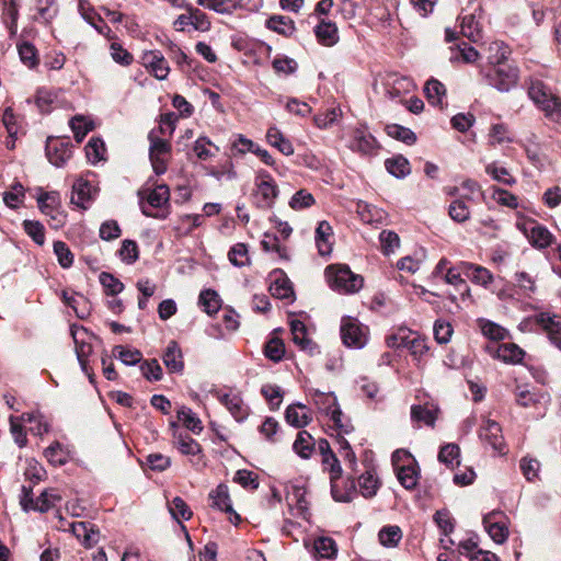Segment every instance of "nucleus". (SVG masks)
<instances>
[{
    "label": "nucleus",
    "mask_w": 561,
    "mask_h": 561,
    "mask_svg": "<svg viewBox=\"0 0 561 561\" xmlns=\"http://www.w3.org/2000/svg\"><path fill=\"white\" fill-rule=\"evenodd\" d=\"M325 276L330 287L342 294H353L363 287L364 279L351 271L347 265L335 264L325 268Z\"/></svg>",
    "instance_id": "nucleus-1"
},
{
    "label": "nucleus",
    "mask_w": 561,
    "mask_h": 561,
    "mask_svg": "<svg viewBox=\"0 0 561 561\" xmlns=\"http://www.w3.org/2000/svg\"><path fill=\"white\" fill-rule=\"evenodd\" d=\"M529 98L550 119H561V100L540 80H533L528 88Z\"/></svg>",
    "instance_id": "nucleus-2"
},
{
    "label": "nucleus",
    "mask_w": 561,
    "mask_h": 561,
    "mask_svg": "<svg viewBox=\"0 0 561 561\" xmlns=\"http://www.w3.org/2000/svg\"><path fill=\"white\" fill-rule=\"evenodd\" d=\"M480 75L488 85L500 92H508L518 79V70L507 62L481 67Z\"/></svg>",
    "instance_id": "nucleus-3"
},
{
    "label": "nucleus",
    "mask_w": 561,
    "mask_h": 561,
    "mask_svg": "<svg viewBox=\"0 0 561 561\" xmlns=\"http://www.w3.org/2000/svg\"><path fill=\"white\" fill-rule=\"evenodd\" d=\"M279 190L272 175L265 171H259L255 179V204L259 208L268 209L275 204Z\"/></svg>",
    "instance_id": "nucleus-4"
},
{
    "label": "nucleus",
    "mask_w": 561,
    "mask_h": 561,
    "mask_svg": "<svg viewBox=\"0 0 561 561\" xmlns=\"http://www.w3.org/2000/svg\"><path fill=\"white\" fill-rule=\"evenodd\" d=\"M149 159L152 169L157 175H161L167 171V156L171 152V145L168 140L160 138L156 129L148 135Z\"/></svg>",
    "instance_id": "nucleus-5"
},
{
    "label": "nucleus",
    "mask_w": 561,
    "mask_h": 561,
    "mask_svg": "<svg viewBox=\"0 0 561 561\" xmlns=\"http://www.w3.org/2000/svg\"><path fill=\"white\" fill-rule=\"evenodd\" d=\"M534 322L542 330L551 344L561 351V316L551 314L549 312H540L525 324Z\"/></svg>",
    "instance_id": "nucleus-6"
},
{
    "label": "nucleus",
    "mask_w": 561,
    "mask_h": 561,
    "mask_svg": "<svg viewBox=\"0 0 561 561\" xmlns=\"http://www.w3.org/2000/svg\"><path fill=\"white\" fill-rule=\"evenodd\" d=\"M46 156L55 167H62L71 157V144L69 138L48 137L46 141Z\"/></svg>",
    "instance_id": "nucleus-7"
},
{
    "label": "nucleus",
    "mask_w": 561,
    "mask_h": 561,
    "mask_svg": "<svg viewBox=\"0 0 561 561\" xmlns=\"http://www.w3.org/2000/svg\"><path fill=\"white\" fill-rule=\"evenodd\" d=\"M505 519L506 516L501 511H492L483 517L484 529L496 543L505 542L508 537Z\"/></svg>",
    "instance_id": "nucleus-8"
},
{
    "label": "nucleus",
    "mask_w": 561,
    "mask_h": 561,
    "mask_svg": "<svg viewBox=\"0 0 561 561\" xmlns=\"http://www.w3.org/2000/svg\"><path fill=\"white\" fill-rule=\"evenodd\" d=\"M341 337L344 345L354 348H362L367 340L358 321L351 317L342 319Z\"/></svg>",
    "instance_id": "nucleus-9"
},
{
    "label": "nucleus",
    "mask_w": 561,
    "mask_h": 561,
    "mask_svg": "<svg viewBox=\"0 0 561 561\" xmlns=\"http://www.w3.org/2000/svg\"><path fill=\"white\" fill-rule=\"evenodd\" d=\"M70 332L75 342V351L81 369L89 376L90 381H92V376L88 371V357L92 353V345L85 342L88 330L83 327L73 324L70 328Z\"/></svg>",
    "instance_id": "nucleus-10"
},
{
    "label": "nucleus",
    "mask_w": 561,
    "mask_h": 561,
    "mask_svg": "<svg viewBox=\"0 0 561 561\" xmlns=\"http://www.w3.org/2000/svg\"><path fill=\"white\" fill-rule=\"evenodd\" d=\"M479 437L493 450L505 454V443L501 425L492 420H484L479 430Z\"/></svg>",
    "instance_id": "nucleus-11"
},
{
    "label": "nucleus",
    "mask_w": 561,
    "mask_h": 561,
    "mask_svg": "<svg viewBox=\"0 0 561 561\" xmlns=\"http://www.w3.org/2000/svg\"><path fill=\"white\" fill-rule=\"evenodd\" d=\"M211 507L217 508L230 515L231 523L237 525L240 522V516L234 512L229 496V490L226 484H219L215 490L209 493Z\"/></svg>",
    "instance_id": "nucleus-12"
},
{
    "label": "nucleus",
    "mask_w": 561,
    "mask_h": 561,
    "mask_svg": "<svg viewBox=\"0 0 561 561\" xmlns=\"http://www.w3.org/2000/svg\"><path fill=\"white\" fill-rule=\"evenodd\" d=\"M524 233L529 243L537 249H545L553 241V236L548 228L537 221L526 222L524 225Z\"/></svg>",
    "instance_id": "nucleus-13"
},
{
    "label": "nucleus",
    "mask_w": 561,
    "mask_h": 561,
    "mask_svg": "<svg viewBox=\"0 0 561 561\" xmlns=\"http://www.w3.org/2000/svg\"><path fill=\"white\" fill-rule=\"evenodd\" d=\"M313 401L318 409L330 416L332 422H337L343 412L341 411L336 397L333 393H325L316 391L313 394Z\"/></svg>",
    "instance_id": "nucleus-14"
},
{
    "label": "nucleus",
    "mask_w": 561,
    "mask_h": 561,
    "mask_svg": "<svg viewBox=\"0 0 561 561\" xmlns=\"http://www.w3.org/2000/svg\"><path fill=\"white\" fill-rule=\"evenodd\" d=\"M341 478H331V494L334 501L348 503L354 500L357 494L354 479H347L340 482Z\"/></svg>",
    "instance_id": "nucleus-15"
},
{
    "label": "nucleus",
    "mask_w": 561,
    "mask_h": 561,
    "mask_svg": "<svg viewBox=\"0 0 561 561\" xmlns=\"http://www.w3.org/2000/svg\"><path fill=\"white\" fill-rule=\"evenodd\" d=\"M285 419L289 425L296 428H302L311 422L312 416L305 404L293 403L286 408Z\"/></svg>",
    "instance_id": "nucleus-16"
},
{
    "label": "nucleus",
    "mask_w": 561,
    "mask_h": 561,
    "mask_svg": "<svg viewBox=\"0 0 561 561\" xmlns=\"http://www.w3.org/2000/svg\"><path fill=\"white\" fill-rule=\"evenodd\" d=\"M307 489L304 485H293L287 493V502L290 507L295 506L297 515L305 519L309 516V502L306 499Z\"/></svg>",
    "instance_id": "nucleus-17"
},
{
    "label": "nucleus",
    "mask_w": 561,
    "mask_h": 561,
    "mask_svg": "<svg viewBox=\"0 0 561 561\" xmlns=\"http://www.w3.org/2000/svg\"><path fill=\"white\" fill-rule=\"evenodd\" d=\"M219 401L227 408L237 422H242L248 417L249 409L239 394L225 393L219 397Z\"/></svg>",
    "instance_id": "nucleus-18"
},
{
    "label": "nucleus",
    "mask_w": 561,
    "mask_h": 561,
    "mask_svg": "<svg viewBox=\"0 0 561 561\" xmlns=\"http://www.w3.org/2000/svg\"><path fill=\"white\" fill-rule=\"evenodd\" d=\"M144 64L151 70L158 80H164L170 68L168 61L159 50H151L144 55Z\"/></svg>",
    "instance_id": "nucleus-19"
},
{
    "label": "nucleus",
    "mask_w": 561,
    "mask_h": 561,
    "mask_svg": "<svg viewBox=\"0 0 561 561\" xmlns=\"http://www.w3.org/2000/svg\"><path fill=\"white\" fill-rule=\"evenodd\" d=\"M163 364L170 373H182L184 369L183 354L176 341H170L162 356Z\"/></svg>",
    "instance_id": "nucleus-20"
},
{
    "label": "nucleus",
    "mask_w": 561,
    "mask_h": 561,
    "mask_svg": "<svg viewBox=\"0 0 561 561\" xmlns=\"http://www.w3.org/2000/svg\"><path fill=\"white\" fill-rule=\"evenodd\" d=\"M92 190L93 187L89 181L83 179L77 180L72 185L71 204L87 209L93 198Z\"/></svg>",
    "instance_id": "nucleus-21"
},
{
    "label": "nucleus",
    "mask_w": 561,
    "mask_h": 561,
    "mask_svg": "<svg viewBox=\"0 0 561 561\" xmlns=\"http://www.w3.org/2000/svg\"><path fill=\"white\" fill-rule=\"evenodd\" d=\"M351 149L362 154H375L378 150V145L373 135L364 130H356L351 144Z\"/></svg>",
    "instance_id": "nucleus-22"
},
{
    "label": "nucleus",
    "mask_w": 561,
    "mask_h": 561,
    "mask_svg": "<svg viewBox=\"0 0 561 561\" xmlns=\"http://www.w3.org/2000/svg\"><path fill=\"white\" fill-rule=\"evenodd\" d=\"M314 34L318 42L323 46L331 47L339 42L337 26L331 21L321 20L314 27Z\"/></svg>",
    "instance_id": "nucleus-23"
},
{
    "label": "nucleus",
    "mask_w": 561,
    "mask_h": 561,
    "mask_svg": "<svg viewBox=\"0 0 561 561\" xmlns=\"http://www.w3.org/2000/svg\"><path fill=\"white\" fill-rule=\"evenodd\" d=\"M274 279L270 285L271 294L279 299H291L294 297V289L290 280L283 275L282 271H274Z\"/></svg>",
    "instance_id": "nucleus-24"
},
{
    "label": "nucleus",
    "mask_w": 561,
    "mask_h": 561,
    "mask_svg": "<svg viewBox=\"0 0 561 561\" xmlns=\"http://www.w3.org/2000/svg\"><path fill=\"white\" fill-rule=\"evenodd\" d=\"M71 533L82 541L87 547H91L99 541V531L88 522H76L70 524Z\"/></svg>",
    "instance_id": "nucleus-25"
},
{
    "label": "nucleus",
    "mask_w": 561,
    "mask_h": 561,
    "mask_svg": "<svg viewBox=\"0 0 561 561\" xmlns=\"http://www.w3.org/2000/svg\"><path fill=\"white\" fill-rule=\"evenodd\" d=\"M290 332L293 342L300 347V350L312 353L316 345L312 340L308 337L307 328L302 321L293 319L290 321Z\"/></svg>",
    "instance_id": "nucleus-26"
},
{
    "label": "nucleus",
    "mask_w": 561,
    "mask_h": 561,
    "mask_svg": "<svg viewBox=\"0 0 561 561\" xmlns=\"http://www.w3.org/2000/svg\"><path fill=\"white\" fill-rule=\"evenodd\" d=\"M333 234L331 225L323 220L320 221L316 229V243L320 255L330 254L332 251V243L330 241Z\"/></svg>",
    "instance_id": "nucleus-27"
},
{
    "label": "nucleus",
    "mask_w": 561,
    "mask_h": 561,
    "mask_svg": "<svg viewBox=\"0 0 561 561\" xmlns=\"http://www.w3.org/2000/svg\"><path fill=\"white\" fill-rule=\"evenodd\" d=\"M60 502L61 495L56 489H46L35 500L34 508L32 511L46 513L56 507Z\"/></svg>",
    "instance_id": "nucleus-28"
},
{
    "label": "nucleus",
    "mask_w": 561,
    "mask_h": 561,
    "mask_svg": "<svg viewBox=\"0 0 561 561\" xmlns=\"http://www.w3.org/2000/svg\"><path fill=\"white\" fill-rule=\"evenodd\" d=\"M1 122L7 129L8 136L10 140L7 141V148L13 149L15 146V140L18 138V133L20 130V125L18 123V117L15 116L12 107H5L3 110Z\"/></svg>",
    "instance_id": "nucleus-29"
},
{
    "label": "nucleus",
    "mask_w": 561,
    "mask_h": 561,
    "mask_svg": "<svg viewBox=\"0 0 561 561\" xmlns=\"http://www.w3.org/2000/svg\"><path fill=\"white\" fill-rule=\"evenodd\" d=\"M35 21L44 24L50 23L58 14L56 0H35Z\"/></svg>",
    "instance_id": "nucleus-30"
},
{
    "label": "nucleus",
    "mask_w": 561,
    "mask_h": 561,
    "mask_svg": "<svg viewBox=\"0 0 561 561\" xmlns=\"http://www.w3.org/2000/svg\"><path fill=\"white\" fill-rule=\"evenodd\" d=\"M243 0H197L199 5L221 14H232L242 7Z\"/></svg>",
    "instance_id": "nucleus-31"
},
{
    "label": "nucleus",
    "mask_w": 561,
    "mask_h": 561,
    "mask_svg": "<svg viewBox=\"0 0 561 561\" xmlns=\"http://www.w3.org/2000/svg\"><path fill=\"white\" fill-rule=\"evenodd\" d=\"M267 142L278 149L283 154L290 156L294 153L293 144L276 127H270L266 133Z\"/></svg>",
    "instance_id": "nucleus-32"
},
{
    "label": "nucleus",
    "mask_w": 561,
    "mask_h": 561,
    "mask_svg": "<svg viewBox=\"0 0 561 561\" xmlns=\"http://www.w3.org/2000/svg\"><path fill=\"white\" fill-rule=\"evenodd\" d=\"M525 352L514 343H505L497 347L496 357L504 363L518 364L523 360Z\"/></svg>",
    "instance_id": "nucleus-33"
},
{
    "label": "nucleus",
    "mask_w": 561,
    "mask_h": 561,
    "mask_svg": "<svg viewBox=\"0 0 561 561\" xmlns=\"http://www.w3.org/2000/svg\"><path fill=\"white\" fill-rule=\"evenodd\" d=\"M387 171L397 179H403L411 173L410 162L403 156H396L385 161Z\"/></svg>",
    "instance_id": "nucleus-34"
},
{
    "label": "nucleus",
    "mask_w": 561,
    "mask_h": 561,
    "mask_svg": "<svg viewBox=\"0 0 561 561\" xmlns=\"http://www.w3.org/2000/svg\"><path fill=\"white\" fill-rule=\"evenodd\" d=\"M313 553L318 558L333 559L337 553L336 542L330 537H318L313 541Z\"/></svg>",
    "instance_id": "nucleus-35"
},
{
    "label": "nucleus",
    "mask_w": 561,
    "mask_h": 561,
    "mask_svg": "<svg viewBox=\"0 0 561 561\" xmlns=\"http://www.w3.org/2000/svg\"><path fill=\"white\" fill-rule=\"evenodd\" d=\"M463 266L466 276L470 277L473 283L484 287L492 283L493 276L488 268L471 263H466Z\"/></svg>",
    "instance_id": "nucleus-36"
},
{
    "label": "nucleus",
    "mask_w": 561,
    "mask_h": 561,
    "mask_svg": "<svg viewBox=\"0 0 561 561\" xmlns=\"http://www.w3.org/2000/svg\"><path fill=\"white\" fill-rule=\"evenodd\" d=\"M424 92L431 104L443 106L444 99L446 98V88L440 81L430 79L425 83Z\"/></svg>",
    "instance_id": "nucleus-37"
},
{
    "label": "nucleus",
    "mask_w": 561,
    "mask_h": 561,
    "mask_svg": "<svg viewBox=\"0 0 561 561\" xmlns=\"http://www.w3.org/2000/svg\"><path fill=\"white\" fill-rule=\"evenodd\" d=\"M266 27L284 36H290L295 32L294 21L283 15H272L268 18L266 20Z\"/></svg>",
    "instance_id": "nucleus-38"
},
{
    "label": "nucleus",
    "mask_w": 561,
    "mask_h": 561,
    "mask_svg": "<svg viewBox=\"0 0 561 561\" xmlns=\"http://www.w3.org/2000/svg\"><path fill=\"white\" fill-rule=\"evenodd\" d=\"M21 422L31 424L30 432L42 436L49 431V425L39 412L23 413L20 416Z\"/></svg>",
    "instance_id": "nucleus-39"
},
{
    "label": "nucleus",
    "mask_w": 561,
    "mask_h": 561,
    "mask_svg": "<svg viewBox=\"0 0 561 561\" xmlns=\"http://www.w3.org/2000/svg\"><path fill=\"white\" fill-rule=\"evenodd\" d=\"M178 419L187 430L194 434H199L203 431V425L199 417L192 411V409L185 405H181L178 409Z\"/></svg>",
    "instance_id": "nucleus-40"
},
{
    "label": "nucleus",
    "mask_w": 561,
    "mask_h": 561,
    "mask_svg": "<svg viewBox=\"0 0 561 561\" xmlns=\"http://www.w3.org/2000/svg\"><path fill=\"white\" fill-rule=\"evenodd\" d=\"M450 62L462 61L466 64H471L474 62L479 57L478 50L466 43L458 45L456 48H450Z\"/></svg>",
    "instance_id": "nucleus-41"
},
{
    "label": "nucleus",
    "mask_w": 561,
    "mask_h": 561,
    "mask_svg": "<svg viewBox=\"0 0 561 561\" xmlns=\"http://www.w3.org/2000/svg\"><path fill=\"white\" fill-rule=\"evenodd\" d=\"M359 492L364 497H373L377 494L380 482L373 471H366L358 479Z\"/></svg>",
    "instance_id": "nucleus-42"
},
{
    "label": "nucleus",
    "mask_w": 561,
    "mask_h": 561,
    "mask_svg": "<svg viewBox=\"0 0 561 561\" xmlns=\"http://www.w3.org/2000/svg\"><path fill=\"white\" fill-rule=\"evenodd\" d=\"M488 65L494 66L500 64H506L511 50L507 45L503 42H493L489 45Z\"/></svg>",
    "instance_id": "nucleus-43"
},
{
    "label": "nucleus",
    "mask_w": 561,
    "mask_h": 561,
    "mask_svg": "<svg viewBox=\"0 0 561 561\" xmlns=\"http://www.w3.org/2000/svg\"><path fill=\"white\" fill-rule=\"evenodd\" d=\"M37 204L43 214L50 215L55 209L60 207V195L56 191L43 192L37 197Z\"/></svg>",
    "instance_id": "nucleus-44"
},
{
    "label": "nucleus",
    "mask_w": 561,
    "mask_h": 561,
    "mask_svg": "<svg viewBox=\"0 0 561 561\" xmlns=\"http://www.w3.org/2000/svg\"><path fill=\"white\" fill-rule=\"evenodd\" d=\"M397 478L407 490H412L419 481V471L414 465L401 466L397 469Z\"/></svg>",
    "instance_id": "nucleus-45"
},
{
    "label": "nucleus",
    "mask_w": 561,
    "mask_h": 561,
    "mask_svg": "<svg viewBox=\"0 0 561 561\" xmlns=\"http://www.w3.org/2000/svg\"><path fill=\"white\" fill-rule=\"evenodd\" d=\"M461 33L472 42L481 39V28L473 13L461 18Z\"/></svg>",
    "instance_id": "nucleus-46"
},
{
    "label": "nucleus",
    "mask_w": 561,
    "mask_h": 561,
    "mask_svg": "<svg viewBox=\"0 0 561 561\" xmlns=\"http://www.w3.org/2000/svg\"><path fill=\"white\" fill-rule=\"evenodd\" d=\"M314 447L312 436L307 431H300L293 448L301 458H309Z\"/></svg>",
    "instance_id": "nucleus-47"
},
{
    "label": "nucleus",
    "mask_w": 561,
    "mask_h": 561,
    "mask_svg": "<svg viewBox=\"0 0 561 561\" xmlns=\"http://www.w3.org/2000/svg\"><path fill=\"white\" fill-rule=\"evenodd\" d=\"M386 131L387 135L390 136L391 138L400 140L409 146L413 145L416 141V135L414 131H412L408 127L398 124L387 125Z\"/></svg>",
    "instance_id": "nucleus-48"
},
{
    "label": "nucleus",
    "mask_w": 561,
    "mask_h": 561,
    "mask_svg": "<svg viewBox=\"0 0 561 561\" xmlns=\"http://www.w3.org/2000/svg\"><path fill=\"white\" fill-rule=\"evenodd\" d=\"M199 304L203 306L204 311L208 314H214L220 309V297L213 289L202 290L199 294Z\"/></svg>",
    "instance_id": "nucleus-49"
},
{
    "label": "nucleus",
    "mask_w": 561,
    "mask_h": 561,
    "mask_svg": "<svg viewBox=\"0 0 561 561\" xmlns=\"http://www.w3.org/2000/svg\"><path fill=\"white\" fill-rule=\"evenodd\" d=\"M113 355L127 366H134L140 363L142 358L140 351L136 348H126L122 345H116L113 348Z\"/></svg>",
    "instance_id": "nucleus-50"
},
{
    "label": "nucleus",
    "mask_w": 561,
    "mask_h": 561,
    "mask_svg": "<svg viewBox=\"0 0 561 561\" xmlns=\"http://www.w3.org/2000/svg\"><path fill=\"white\" fill-rule=\"evenodd\" d=\"M69 126L73 131L75 139L77 142H81L87 134L93 129V124L90 121H87L84 116L77 115L72 117L69 122Z\"/></svg>",
    "instance_id": "nucleus-51"
},
{
    "label": "nucleus",
    "mask_w": 561,
    "mask_h": 561,
    "mask_svg": "<svg viewBox=\"0 0 561 561\" xmlns=\"http://www.w3.org/2000/svg\"><path fill=\"white\" fill-rule=\"evenodd\" d=\"M463 197L470 198L468 195L461 196V198L455 199L448 208L450 218L457 222H465L470 218V210Z\"/></svg>",
    "instance_id": "nucleus-52"
},
{
    "label": "nucleus",
    "mask_w": 561,
    "mask_h": 561,
    "mask_svg": "<svg viewBox=\"0 0 561 561\" xmlns=\"http://www.w3.org/2000/svg\"><path fill=\"white\" fill-rule=\"evenodd\" d=\"M61 298H62V301L75 311L76 316L79 319H84L89 316L88 310H80L81 304H84V305L88 304V299L83 295H80V294L68 295V293L66 290H62Z\"/></svg>",
    "instance_id": "nucleus-53"
},
{
    "label": "nucleus",
    "mask_w": 561,
    "mask_h": 561,
    "mask_svg": "<svg viewBox=\"0 0 561 561\" xmlns=\"http://www.w3.org/2000/svg\"><path fill=\"white\" fill-rule=\"evenodd\" d=\"M148 204L151 207L160 208L169 202L170 191L167 185H158L151 191H148L146 196Z\"/></svg>",
    "instance_id": "nucleus-54"
},
{
    "label": "nucleus",
    "mask_w": 561,
    "mask_h": 561,
    "mask_svg": "<svg viewBox=\"0 0 561 561\" xmlns=\"http://www.w3.org/2000/svg\"><path fill=\"white\" fill-rule=\"evenodd\" d=\"M379 541L385 547H396L402 538V531L398 526H386L378 534Z\"/></svg>",
    "instance_id": "nucleus-55"
},
{
    "label": "nucleus",
    "mask_w": 561,
    "mask_h": 561,
    "mask_svg": "<svg viewBox=\"0 0 561 561\" xmlns=\"http://www.w3.org/2000/svg\"><path fill=\"white\" fill-rule=\"evenodd\" d=\"M405 348L409 350L410 354L416 359L419 363L423 359V357L428 353L430 346L427 342L423 337H410L408 336V341L405 344Z\"/></svg>",
    "instance_id": "nucleus-56"
},
{
    "label": "nucleus",
    "mask_w": 561,
    "mask_h": 561,
    "mask_svg": "<svg viewBox=\"0 0 561 561\" xmlns=\"http://www.w3.org/2000/svg\"><path fill=\"white\" fill-rule=\"evenodd\" d=\"M489 141H490V145H492V146L503 145L505 142H507V144L512 142L513 137H512L506 125L494 124V125H492V127L490 129Z\"/></svg>",
    "instance_id": "nucleus-57"
},
{
    "label": "nucleus",
    "mask_w": 561,
    "mask_h": 561,
    "mask_svg": "<svg viewBox=\"0 0 561 561\" xmlns=\"http://www.w3.org/2000/svg\"><path fill=\"white\" fill-rule=\"evenodd\" d=\"M44 454L47 460L54 466H62L68 461V453L58 442L47 447Z\"/></svg>",
    "instance_id": "nucleus-58"
},
{
    "label": "nucleus",
    "mask_w": 561,
    "mask_h": 561,
    "mask_svg": "<svg viewBox=\"0 0 561 561\" xmlns=\"http://www.w3.org/2000/svg\"><path fill=\"white\" fill-rule=\"evenodd\" d=\"M105 153V145L100 138H91L85 146V154L93 164L103 160Z\"/></svg>",
    "instance_id": "nucleus-59"
},
{
    "label": "nucleus",
    "mask_w": 561,
    "mask_h": 561,
    "mask_svg": "<svg viewBox=\"0 0 561 561\" xmlns=\"http://www.w3.org/2000/svg\"><path fill=\"white\" fill-rule=\"evenodd\" d=\"M459 455L460 448L457 444H446L438 453V460L448 467H453L455 463L459 465Z\"/></svg>",
    "instance_id": "nucleus-60"
},
{
    "label": "nucleus",
    "mask_w": 561,
    "mask_h": 561,
    "mask_svg": "<svg viewBox=\"0 0 561 561\" xmlns=\"http://www.w3.org/2000/svg\"><path fill=\"white\" fill-rule=\"evenodd\" d=\"M485 172L497 182L506 185H513L515 179L510 174L508 170L504 167L499 165L496 162H492L485 167Z\"/></svg>",
    "instance_id": "nucleus-61"
},
{
    "label": "nucleus",
    "mask_w": 561,
    "mask_h": 561,
    "mask_svg": "<svg viewBox=\"0 0 561 561\" xmlns=\"http://www.w3.org/2000/svg\"><path fill=\"white\" fill-rule=\"evenodd\" d=\"M169 512L175 520H180V518L188 520L193 515L188 505L180 496H175L169 504Z\"/></svg>",
    "instance_id": "nucleus-62"
},
{
    "label": "nucleus",
    "mask_w": 561,
    "mask_h": 561,
    "mask_svg": "<svg viewBox=\"0 0 561 561\" xmlns=\"http://www.w3.org/2000/svg\"><path fill=\"white\" fill-rule=\"evenodd\" d=\"M23 228L25 233L32 238V240L38 244L43 245L45 242V228L37 220H24Z\"/></svg>",
    "instance_id": "nucleus-63"
},
{
    "label": "nucleus",
    "mask_w": 561,
    "mask_h": 561,
    "mask_svg": "<svg viewBox=\"0 0 561 561\" xmlns=\"http://www.w3.org/2000/svg\"><path fill=\"white\" fill-rule=\"evenodd\" d=\"M316 203L314 197L307 190L297 191L289 201V206L294 210H300L311 207Z\"/></svg>",
    "instance_id": "nucleus-64"
}]
</instances>
